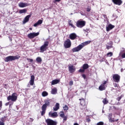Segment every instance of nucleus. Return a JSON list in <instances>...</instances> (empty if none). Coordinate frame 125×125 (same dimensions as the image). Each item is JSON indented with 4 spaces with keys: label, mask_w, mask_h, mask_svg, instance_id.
<instances>
[{
    "label": "nucleus",
    "mask_w": 125,
    "mask_h": 125,
    "mask_svg": "<svg viewBox=\"0 0 125 125\" xmlns=\"http://www.w3.org/2000/svg\"><path fill=\"white\" fill-rule=\"evenodd\" d=\"M91 42V41H86L83 43H82L81 44L78 45L77 47H74L72 48V52H78L80 51V50H81V49H83L85 45H87V44H89Z\"/></svg>",
    "instance_id": "obj_1"
},
{
    "label": "nucleus",
    "mask_w": 125,
    "mask_h": 125,
    "mask_svg": "<svg viewBox=\"0 0 125 125\" xmlns=\"http://www.w3.org/2000/svg\"><path fill=\"white\" fill-rule=\"evenodd\" d=\"M20 58V56H9L6 57L5 59V62H9V61H14V60H17V59H19Z\"/></svg>",
    "instance_id": "obj_2"
},
{
    "label": "nucleus",
    "mask_w": 125,
    "mask_h": 125,
    "mask_svg": "<svg viewBox=\"0 0 125 125\" xmlns=\"http://www.w3.org/2000/svg\"><path fill=\"white\" fill-rule=\"evenodd\" d=\"M48 44H49V42L48 41L44 42L43 44L40 47V52H44V51L47 49Z\"/></svg>",
    "instance_id": "obj_3"
},
{
    "label": "nucleus",
    "mask_w": 125,
    "mask_h": 125,
    "mask_svg": "<svg viewBox=\"0 0 125 125\" xmlns=\"http://www.w3.org/2000/svg\"><path fill=\"white\" fill-rule=\"evenodd\" d=\"M8 101L11 100L13 102H15L17 100V94L16 93H13L11 96H9L7 97Z\"/></svg>",
    "instance_id": "obj_4"
},
{
    "label": "nucleus",
    "mask_w": 125,
    "mask_h": 125,
    "mask_svg": "<svg viewBox=\"0 0 125 125\" xmlns=\"http://www.w3.org/2000/svg\"><path fill=\"white\" fill-rule=\"evenodd\" d=\"M80 101V109L81 110H85L86 109V105H85V101L84 99L82 98L79 99Z\"/></svg>",
    "instance_id": "obj_5"
},
{
    "label": "nucleus",
    "mask_w": 125,
    "mask_h": 125,
    "mask_svg": "<svg viewBox=\"0 0 125 125\" xmlns=\"http://www.w3.org/2000/svg\"><path fill=\"white\" fill-rule=\"evenodd\" d=\"M108 83V81H104V82L99 86V90L100 91H103V90H105L106 89V87H107V84Z\"/></svg>",
    "instance_id": "obj_6"
},
{
    "label": "nucleus",
    "mask_w": 125,
    "mask_h": 125,
    "mask_svg": "<svg viewBox=\"0 0 125 125\" xmlns=\"http://www.w3.org/2000/svg\"><path fill=\"white\" fill-rule=\"evenodd\" d=\"M76 26L78 28H83L85 26V21L79 20L76 22Z\"/></svg>",
    "instance_id": "obj_7"
},
{
    "label": "nucleus",
    "mask_w": 125,
    "mask_h": 125,
    "mask_svg": "<svg viewBox=\"0 0 125 125\" xmlns=\"http://www.w3.org/2000/svg\"><path fill=\"white\" fill-rule=\"evenodd\" d=\"M47 125H57V122L53 121L50 119H47L45 120Z\"/></svg>",
    "instance_id": "obj_8"
},
{
    "label": "nucleus",
    "mask_w": 125,
    "mask_h": 125,
    "mask_svg": "<svg viewBox=\"0 0 125 125\" xmlns=\"http://www.w3.org/2000/svg\"><path fill=\"white\" fill-rule=\"evenodd\" d=\"M40 35V33L39 32H37V33H29L27 35V37L28 38V39H34V38H35V37H38V36H39Z\"/></svg>",
    "instance_id": "obj_9"
},
{
    "label": "nucleus",
    "mask_w": 125,
    "mask_h": 125,
    "mask_svg": "<svg viewBox=\"0 0 125 125\" xmlns=\"http://www.w3.org/2000/svg\"><path fill=\"white\" fill-rule=\"evenodd\" d=\"M113 80L115 83H120L121 80V76L119 74H113Z\"/></svg>",
    "instance_id": "obj_10"
},
{
    "label": "nucleus",
    "mask_w": 125,
    "mask_h": 125,
    "mask_svg": "<svg viewBox=\"0 0 125 125\" xmlns=\"http://www.w3.org/2000/svg\"><path fill=\"white\" fill-rule=\"evenodd\" d=\"M71 40L69 39H67L64 43V46L65 48H70L71 47Z\"/></svg>",
    "instance_id": "obj_11"
},
{
    "label": "nucleus",
    "mask_w": 125,
    "mask_h": 125,
    "mask_svg": "<svg viewBox=\"0 0 125 125\" xmlns=\"http://www.w3.org/2000/svg\"><path fill=\"white\" fill-rule=\"evenodd\" d=\"M68 67L69 72L70 73H75V71H76V67H75L74 65L69 64L68 65Z\"/></svg>",
    "instance_id": "obj_12"
},
{
    "label": "nucleus",
    "mask_w": 125,
    "mask_h": 125,
    "mask_svg": "<svg viewBox=\"0 0 125 125\" xmlns=\"http://www.w3.org/2000/svg\"><path fill=\"white\" fill-rule=\"evenodd\" d=\"M115 28V25H112V24L110 23L109 25L106 26V32H109L114 29Z\"/></svg>",
    "instance_id": "obj_13"
},
{
    "label": "nucleus",
    "mask_w": 125,
    "mask_h": 125,
    "mask_svg": "<svg viewBox=\"0 0 125 125\" xmlns=\"http://www.w3.org/2000/svg\"><path fill=\"white\" fill-rule=\"evenodd\" d=\"M112 2L117 5H122L123 1L122 0H112Z\"/></svg>",
    "instance_id": "obj_14"
},
{
    "label": "nucleus",
    "mask_w": 125,
    "mask_h": 125,
    "mask_svg": "<svg viewBox=\"0 0 125 125\" xmlns=\"http://www.w3.org/2000/svg\"><path fill=\"white\" fill-rule=\"evenodd\" d=\"M49 116L51 118H57V117H58V114H57V112H54L53 113L51 112H50L49 113Z\"/></svg>",
    "instance_id": "obj_15"
},
{
    "label": "nucleus",
    "mask_w": 125,
    "mask_h": 125,
    "mask_svg": "<svg viewBox=\"0 0 125 125\" xmlns=\"http://www.w3.org/2000/svg\"><path fill=\"white\" fill-rule=\"evenodd\" d=\"M29 5H30L29 3H24L23 2H21L20 3H19V7H21V8L26 7L27 6H29Z\"/></svg>",
    "instance_id": "obj_16"
},
{
    "label": "nucleus",
    "mask_w": 125,
    "mask_h": 125,
    "mask_svg": "<svg viewBox=\"0 0 125 125\" xmlns=\"http://www.w3.org/2000/svg\"><path fill=\"white\" fill-rule=\"evenodd\" d=\"M31 15H28L26 16L22 21L23 24H26L27 22H29V20H30V18H31Z\"/></svg>",
    "instance_id": "obj_17"
},
{
    "label": "nucleus",
    "mask_w": 125,
    "mask_h": 125,
    "mask_svg": "<svg viewBox=\"0 0 125 125\" xmlns=\"http://www.w3.org/2000/svg\"><path fill=\"white\" fill-rule=\"evenodd\" d=\"M29 84L31 85H34V84H35V76L34 75L31 76V79L29 81Z\"/></svg>",
    "instance_id": "obj_18"
},
{
    "label": "nucleus",
    "mask_w": 125,
    "mask_h": 125,
    "mask_svg": "<svg viewBox=\"0 0 125 125\" xmlns=\"http://www.w3.org/2000/svg\"><path fill=\"white\" fill-rule=\"evenodd\" d=\"M69 39L72 41L76 40V39H77V34H76L75 33L70 34L69 35Z\"/></svg>",
    "instance_id": "obj_19"
},
{
    "label": "nucleus",
    "mask_w": 125,
    "mask_h": 125,
    "mask_svg": "<svg viewBox=\"0 0 125 125\" xmlns=\"http://www.w3.org/2000/svg\"><path fill=\"white\" fill-rule=\"evenodd\" d=\"M60 108V104L59 103H57L55 105V107H53V111H58Z\"/></svg>",
    "instance_id": "obj_20"
},
{
    "label": "nucleus",
    "mask_w": 125,
    "mask_h": 125,
    "mask_svg": "<svg viewBox=\"0 0 125 125\" xmlns=\"http://www.w3.org/2000/svg\"><path fill=\"white\" fill-rule=\"evenodd\" d=\"M123 50H122L119 54L120 56H121L122 58H125V49L123 48ZM123 53V54H122Z\"/></svg>",
    "instance_id": "obj_21"
},
{
    "label": "nucleus",
    "mask_w": 125,
    "mask_h": 125,
    "mask_svg": "<svg viewBox=\"0 0 125 125\" xmlns=\"http://www.w3.org/2000/svg\"><path fill=\"white\" fill-rule=\"evenodd\" d=\"M60 83V80L59 79H55L51 82V85H54V84H57Z\"/></svg>",
    "instance_id": "obj_22"
},
{
    "label": "nucleus",
    "mask_w": 125,
    "mask_h": 125,
    "mask_svg": "<svg viewBox=\"0 0 125 125\" xmlns=\"http://www.w3.org/2000/svg\"><path fill=\"white\" fill-rule=\"evenodd\" d=\"M41 24H42V20H39L37 22H36L34 24V27H37L39 26V25H41Z\"/></svg>",
    "instance_id": "obj_23"
},
{
    "label": "nucleus",
    "mask_w": 125,
    "mask_h": 125,
    "mask_svg": "<svg viewBox=\"0 0 125 125\" xmlns=\"http://www.w3.org/2000/svg\"><path fill=\"white\" fill-rule=\"evenodd\" d=\"M51 93V94H56L57 93V88L54 87V88L52 89Z\"/></svg>",
    "instance_id": "obj_24"
},
{
    "label": "nucleus",
    "mask_w": 125,
    "mask_h": 125,
    "mask_svg": "<svg viewBox=\"0 0 125 125\" xmlns=\"http://www.w3.org/2000/svg\"><path fill=\"white\" fill-rule=\"evenodd\" d=\"M89 67V65H88V64L85 63L83 65V69L85 70H86V69H88Z\"/></svg>",
    "instance_id": "obj_25"
},
{
    "label": "nucleus",
    "mask_w": 125,
    "mask_h": 125,
    "mask_svg": "<svg viewBox=\"0 0 125 125\" xmlns=\"http://www.w3.org/2000/svg\"><path fill=\"white\" fill-rule=\"evenodd\" d=\"M27 12V9H23L21 10H20L19 13L20 14H22V13H26Z\"/></svg>",
    "instance_id": "obj_26"
},
{
    "label": "nucleus",
    "mask_w": 125,
    "mask_h": 125,
    "mask_svg": "<svg viewBox=\"0 0 125 125\" xmlns=\"http://www.w3.org/2000/svg\"><path fill=\"white\" fill-rule=\"evenodd\" d=\"M42 95L43 97H45V96H47V95H48V93L45 91H44L42 92Z\"/></svg>",
    "instance_id": "obj_27"
},
{
    "label": "nucleus",
    "mask_w": 125,
    "mask_h": 125,
    "mask_svg": "<svg viewBox=\"0 0 125 125\" xmlns=\"http://www.w3.org/2000/svg\"><path fill=\"white\" fill-rule=\"evenodd\" d=\"M36 61L37 63H41L42 60V58L38 57L36 58Z\"/></svg>",
    "instance_id": "obj_28"
},
{
    "label": "nucleus",
    "mask_w": 125,
    "mask_h": 125,
    "mask_svg": "<svg viewBox=\"0 0 125 125\" xmlns=\"http://www.w3.org/2000/svg\"><path fill=\"white\" fill-rule=\"evenodd\" d=\"M60 116L61 118H63L65 117V114H64V112L63 111H61L60 112Z\"/></svg>",
    "instance_id": "obj_29"
},
{
    "label": "nucleus",
    "mask_w": 125,
    "mask_h": 125,
    "mask_svg": "<svg viewBox=\"0 0 125 125\" xmlns=\"http://www.w3.org/2000/svg\"><path fill=\"white\" fill-rule=\"evenodd\" d=\"M108 101L107 100V98H104L103 100V103L105 105L108 103Z\"/></svg>",
    "instance_id": "obj_30"
},
{
    "label": "nucleus",
    "mask_w": 125,
    "mask_h": 125,
    "mask_svg": "<svg viewBox=\"0 0 125 125\" xmlns=\"http://www.w3.org/2000/svg\"><path fill=\"white\" fill-rule=\"evenodd\" d=\"M106 56H108V57H111L113 56V53L112 52H109L107 53Z\"/></svg>",
    "instance_id": "obj_31"
},
{
    "label": "nucleus",
    "mask_w": 125,
    "mask_h": 125,
    "mask_svg": "<svg viewBox=\"0 0 125 125\" xmlns=\"http://www.w3.org/2000/svg\"><path fill=\"white\" fill-rule=\"evenodd\" d=\"M0 121H1V122H3V123H4V122H5V121H6V116H4V117H2L0 119Z\"/></svg>",
    "instance_id": "obj_32"
},
{
    "label": "nucleus",
    "mask_w": 125,
    "mask_h": 125,
    "mask_svg": "<svg viewBox=\"0 0 125 125\" xmlns=\"http://www.w3.org/2000/svg\"><path fill=\"white\" fill-rule=\"evenodd\" d=\"M46 108H47V106L45 104H43L42 107V110H44L46 111Z\"/></svg>",
    "instance_id": "obj_33"
},
{
    "label": "nucleus",
    "mask_w": 125,
    "mask_h": 125,
    "mask_svg": "<svg viewBox=\"0 0 125 125\" xmlns=\"http://www.w3.org/2000/svg\"><path fill=\"white\" fill-rule=\"evenodd\" d=\"M106 49L109 50V49H110L111 48H113V46L107 44L106 45Z\"/></svg>",
    "instance_id": "obj_34"
},
{
    "label": "nucleus",
    "mask_w": 125,
    "mask_h": 125,
    "mask_svg": "<svg viewBox=\"0 0 125 125\" xmlns=\"http://www.w3.org/2000/svg\"><path fill=\"white\" fill-rule=\"evenodd\" d=\"M110 109H114V110H115L116 111H118V110H119V108L115 106H110Z\"/></svg>",
    "instance_id": "obj_35"
},
{
    "label": "nucleus",
    "mask_w": 125,
    "mask_h": 125,
    "mask_svg": "<svg viewBox=\"0 0 125 125\" xmlns=\"http://www.w3.org/2000/svg\"><path fill=\"white\" fill-rule=\"evenodd\" d=\"M63 109L64 111H68V110H69V107H68L67 105H65L63 107Z\"/></svg>",
    "instance_id": "obj_36"
},
{
    "label": "nucleus",
    "mask_w": 125,
    "mask_h": 125,
    "mask_svg": "<svg viewBox=\"0 0 125 125\" xmlns=\"http://www.w3.org/2000/svg\"><path fill=\"white\" fill-rule=\"evenodd\" d=\"M62 118H63L62 123H65V121H67V119H68V116H65Z\"/></svg>",
    "instance_id": "obj_37"
},
{
    "label": "nucleus",
    "mask_w": 125,
    "mask_h": 125,
    "mask_svg": "<svg viewBox=\"0 0 125 125\" xmlns=\"http://www.w3.org/2000/svg\"><path fill=\"white\" fill-rule=\"evenodd\" d=\"M50 104V103L49 102V101H46L45 102V104H44L47 106H49Z\"/></svg>",
    "instance_id": "obj_38"
},
{
    "label": "nucleus",
    "mask_w": 125,
    "mask_h": 125,
    "mask_svg": "<svg viewBox=\"0 0 125 125\" xmlns=\"http://www.w3.org/2000/svg\"><path fill=\"white\" fill-rule=\"evenodd\" d=\"M124 97V95H121L120 97L117 98L116 99V100H117V101H121V99H122V98Z\"/></svg>",
    "instance_id": "obj_39"
},
{
    "label": "nucleus",
    "mask_w": 125,
    "mask_h": 125,
    "mask_svg": "<svg viewBox=\"0 0 125 125\" xmlns=\"http://www.w3.org/2000/svg\"><path fill=\"white\" fill-rule=\"evenodd\" d=\"M84 71H85L83 68V69H80L79 70V72L80 73H84Z\"/></svg>",
    "instance_id": "obj_40"
},
{
    "label": "nucleus",
    "mask_w": 125,
    "mask_h": 125,
    "mask_svg": "<svg viewBox=\"0 0 125 125\" xmlns=\"http://www.w3.org/2000/svg\"><path fill=\"white\" fill-rule=\"evenodd\" d=\"M83 31L84 32V33H89V29H83Z\"/></svg>",
    "instance_id": "obj_41"
},
{
    "label": "nucleus",
    "mask_w": 125,
    "mask_h": 125,
    "mask_svg": "<svg viewBox=\"0 0 125 125\" xmlns=\"http://www.w3.org/2000/svg\"><path fill=\"white\" fill-rule=\"evenodd\" d=\"M97 125H104V122H98V123L97 124Z\"/></svg>",
    "instance_id": "obj_42"
},
{
    "label": "nucleus",
    "mask_w": 125,
    "mask_h": 125,
    "mask_svg": "<svg viewBox=\"0 0 125 125\" xmlns=\"http://www.w3.org/2000/svg\"><path fill=\"white\" fill-rule=\"evenodd\" d=\"M45 111L44 110H42V111L41 112V116H43L44 114H45Z\"/></svg>",
    "instance_id": "obj_43"
},
{
    "label": "nucleus",
    "mask_w": 125,
    "mask_h": 125,
    "mask_svg": "<svg viewBox=\"0 0 125 125\" xmlns=\"http://www.w3.org/2000/svg\"><path fill=\"white\" fill-rule=\"evenodd\" d=\"M91 10V8L90 7H88L86 9V11H87V12H90Z\"/></svg>",
    "instance_id": "obj_44"
},
{
    "label": "nucleus",
    "mask_w": 125,
    "mask_h": 125,
    "mask_svg": "<svg viewBox=\"0 0 125 125\" xmlns=\"http://www.w3.org/2000/svg\"><path fill=\"white\" fill-rule=\"evenodd\" d=\"M109 121L110 123H114V122H115V121L114 120V119H112L111 118H110L109 119Z\"/></svg>",
    "instance_id": "obj_45"
},
{
    "label": "nucleus",
    "mask_w": 125,
    "mask_h": 125,
    "mask_svg": "<svg viewBox=\"0 0 125 125\" xmlns=\"http://www.w3.org/2000/svg\"><path fill=\"white\" fill-rule=\"evenodd\" d=\"M69 26H71L74 29H75L76 28V26H75V25H74L72 23H69Z\"/></svg>",
    "instance_id": "obj_46"
},
{
    "label": "nucleus",
    "mask_w": 125,
    "mask_h": 125,
    "mask_svg": "<svg viewBox=\"0 0 125 125\" xmlns=\"http://www.w3.org/2000/svg\"><path fill=\"white\" fill-rule=\"evenodd\" d=\"M107 45L113 46V42H111V41H110V42L107 43Z\"/></svg>",
    "instance_id": "obj_47"
},
{
    "label": "nucleus",
    "mask_w": 125,
    "mask_h": 125,
    "mask_svg": "<svg viewBox=\"0 0 125 125\" xmlns=\"http://www.w3.org/2000/svg\"><path fill=\"white\" fill-rule=\"evenodd\" d=\"M113 85L115 87H119V84L118 83H113Z\"/></svg>",
    "instance_id": "obj_48"
},
{
    "label": "nucleus",
    "mask_w": 125,
    "mask_h": 125,
    "mask_svg": "<svg viewBox=\"0 0 125 125\" xmlns=\"http://www.w3.org/2000/svg\"><path fill=\"white\" fill-rule=\"evenodd\" d=\"M69 84V85H73V84H74V82H73V81H70Z\"/></svg>",
    "instance_id": "obj_49"
},
{
    "label": "nucleus",
    "mask_w": 125,
    "mask_h": 125,
    "mask_svg": "<svg viewBox=\"0 0 125 125\" xmlns=\"http://www.w3.org/2000/svg\"><path fill=\"white\" fill-rule=\"evenodd\" d=\"M1 107H2V102L0 101V110H1Z\"/></svg>",
    "instance_id": "obj_50"
},
{
    "label": "nucleus",
    "mask_w": 125,
    "mask_h": 125,
    "mask_svg": "<svg viewBox=\"0 0 125 125\" xmlns=\"http://www.w3.org/2000/svg\"><path fill=\"white\" fill-rule=\"evenodd\" d=\"M27 60L28 61H29V62H33V59H32L27 58Z\"/></svg>",
    "instance_id": "obj_51"
},
{
    "label": "nucleus",
    "mask_w": 125,
    "mask_h": 125,
    "mask_svg": "<svg viewBox=\"0 0 125 125\" xmlns=\"http://www.w3.org/2000/svg\"><path fill=\"white\" fill-rule=\"evenodd\" d=\"M86 120V122H87V123H90V119H89V118H87Z\"/></svg>",
    "instance_id": "obj_52"
},
{
    "label": "nucleus",
    "mask_w": 125,
    "mask_h": 125,
    "mask_svg": "<svg viewBox=\"0 0 125 125\" xmlns=\"http://www.w3.org/2000/svg\"><path fill=\"white\" fill-rule=\"evenodd\" d=\"M101 62H104L105 61V58H103L100 60Z\"/></svg>",
    "instance_id": "obj_53"
},
{
    "label": "nucleus",
    "mask_w": 125,
    "mask_h": 125,
    "mask_svg": "<svg viewBox=\"0 0 125 125\" xmlns=\"http://www.w3.org/2000/svg\"><path fill=\"white\" fill-rule=\"evenodd\" d=\"M0 125H4V123L2 121H0Z\"/></svg>",
    "instance_id": "obj_54"
},
{
    "label": "nucleus",
    "mask_w": 125,
    "mask_h": 125,
    "mask_svg": "<svg viewBox=\"0 0 125 125\" xmlns=\"http://www.w3.org/2000/svg\"><path fill=\"white\" fill-rule=\"evenodd\" d=\"M104 18H105V19H107V15H103Z\"/></svg>",
    "instance_id": "obj_55"
},
{
    "label": "nucleus",
    "mask_w": 125,
    "mask_h": 125,
    "mask_svg": "<svg viewBox=\"0 0 125 125\" xmlns=\"http://www.w3.org/2000/svg\"><path fill=\"white\" fill-rule=\"evenodd\" d=\"M82 77L83 78V79H85L86 78V76L84 74H83Z\"/></svg>",
    "instance_id": "obj_56"
},
{
    "label": "nucleus",
    "mask_w": 125,
    "mask_h": 125,
    "mask_svg": "<svg viewBox=\"0 0 125 125\" xmlns=\"http://www.w3.org/2000/svg\"><path fill=\"white\" fill-rule=\"evenodd\" d=\"M30 122H33V121H34V119L33 118H30Z\"/></svg>",
    "instance_id": "obj_57"
},
{
    "label": "nucleus",
    "mask_w": 125,
    "mask_h": 125,
    "mask_svg": "<svg viewBox=\"0 0 125 125\" xmlns=\"http://www.w3.org/2000/svg\"><path fill=\"white\" fill-rule=\"evenodd\" d=\"M70 23H72V21L71 20H69L68 21V24L70 25Z\"/></svg>",
    "instance_id": "obj_58"
},
{
    "label": "nucleus",
    "mask_w": 125,
    "mask_h": 125,
    "mask_svg": "<svg viewBox=\"0 0 125 125\" xmlns=\"http://www.w3.org/2000/svg\"><path fill=\"white\" fill-rule=\"evenodd\" d=\"M73 125H79V124L76 123H74Z\"/></svg>",
    "instance_id": "obj_59"
},
{
    "label": "nucleus",
    "mask_w": 125,
    "mask_h": 125,
    "mask_svg": "<svg viewBox=\"0 0 125 125\" xmlns=\"http://www.w3.org/2000/svg\"><path fill=\"white\" fill-rule=\"evenodd\" d=\"M8 104H9V103H7L5 104V105L6 106H8Z\"/></svg>",
    "instance_id": "obj_60"
},
{
    "label": "nucleus",
    "mask_w": 125,
    "mask_h": 125,
    "mask_svg": "<svg viewBox=\"0 0 125 125\" xmlns=\"http://www.w3.org/2000/svg\"><path fill=\"white\" fill-rule=\"evenodd\" d=\"M61 0H55L56 1H57L58 2H59Z\"/></svg>",
    "instance_id": "obj_61"
},
{
    "label": "nucleus",
    "mask_w": 125,
    "mask_h": 125,
    "mask_svg": "<svg viewBox=\"0 0 125 125\" xmlns=\"http://www.w3.org/2000/svg\"><path fill=\"white\" fill-rule=\"evenodd\" d=\"M121 72H124V69L123 68H122L121 69Z\"/></svg>",
    "instance_id": "obj_62"
},
{
    "label": "nucleus",
    "mask_w": 125,
    "mask_h": 125,
    "mask_svg": "<svg viewBox=\"0 0 125 125\" xmlns=\"http://www.w3.org/2000/svg\"><path fill=\"white\" fill-rule=\"evenodd\" d=\"M117 105H121V103H118L117 104Z\"/></svg>",
    "instance_id": "obj_63"
},
{
    "label": "nucleus",
    "mask_w": 125,
    "mask_h": 125,
    "mask_svg": "<svg viewBox=\"0 0 125 125\" xmlns=\"http://www.w3.org/2000/svg\"><path fill=\"white\" fill-rule=\"evenodd\" d=\"M29 30H32V28H30Z\"/></svg>",
    "instance_id": "obj_64"
}]
</instances>
